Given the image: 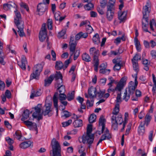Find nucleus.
Returning <instances> with one entry per match:
<instances>
[{
  "instance_id": "nucleus-64",
  "label": "nucleus",
  "mask_w": 156,
  "mask_h": 156,
  "mask_svg": "<svg viewBox=\"0 0 156 156\" xmlns=\"http://www.w3.org/2000/svg\"><path fill=\"white\" fill-rule=\"evenodd\" d=\"M5 84L4 82L0 80V90H3L5 87Z\"/></svg>"
},
{
  "instance_id": "nucleus-60",
  "label": "nucleus",
  "mask_w": 156,
  "mask_h": 156,
  "mask_svg": "<svg viewBox=\"0 0 156 156\" xmlns=\"http://www.w3.org/2000/svg\"><path fill=\"white\" fill-rule=\"evenodd\" d=\"M90 24V22L88 20H85L82 21L81 23H80V26L81 27L83 25H85L86 26V25H88Z\"/></svg>"
},
{
  "instance_id": "nucleus-24",
  "label": "nucleus",
  "mask_w": 156,
  "mask_h": 156,
  "mask_svg": "<svg viewBox=\"0 0 156 156\" xmlns=\"http://www.w3.org/2000/svg\"><path fill=\"white\" fill-rule=\"evenodd\" d=\"M73 124L75 127H81L83 125L82 121L80 119H77L74 121Z\"/></svg>"
},
{
  "instance_id": "nucleus-36",
  "label": "nucleus",
  "mask_w": 156,
  "mask_h": 156,
  "mask_svg": "<svg viewBox=\"0 0 156 156\" xmlns=\"http://www.w3.org/2000/svg\"><path fill=\"white\" fill-rule=\"evenodd\" d=\"M84 8L87 10H91L93 9L94 5L92 3L90 2L85 5Z\"/></svg>"
},
{
  "instance_id": "nucleus-58",
  "label": "nucleus",
  "mask_w": 156,
  "mask_h": 156,
  "mask_svg": "<svg viewBox=\"0 0 156 156\" xmlns=\"http://www.w3.org/2000/svg\"><path fill=\"white\" fill-rule=\"evenodd\" d=\"M11 94L10 91L7 90L5 93V96L7 98L9 99L11 98Z\"/></svg>"
},
{
  "instance_id": "nucleus-53",
  "label": "nucleus",
  "mask_w": 156,
  "mask_h": 156,
  "mask_svg": "<svg viewBox=\"0 0 156 156\" xmlns=\"http://www.w3.org/2000/svg\"><path fill=\"white\" fill-rule=\"evenodd\" d=\"M5 140L9 145H12L14 143L13 140L9 137H6Z\"/></svg>"
},
{
  "instance_id": "nucleus-23",
  "label": "nucleus",
  "mask_w": 156,
  "mask_h": 156,
  "mask_svg": "<svg viewBox=\"0 0 156 156\" xmlns=\"http://www.w3.org/2000/svg\"><path fill=\"white\" fill-rule=\"evenodd\" d=\"M107 12H114L115 7L113 3L109 2L107 5Z\"/></svg>"
},
{
  "instance_id": "nucleus-33",
  "label": "nucleus",
  "mask_w": 156,
  "mask_h": 156,
  "mask_svg": "<svg viewBox=\"0 0 156 156\" xmlns=\"http://www.w3.org/2000/svg\"><path fill=\"white\" fill-rule=\"evenodd\" d=\"M82 59L86 62L91 61V58L89 55L86 53H83L82 55Z\"/></svg>"
},
{
  "instance_id": "nucleus-45",
  "label": "nucleus",
  "mask_w": 156,
  "mask_h": 156,
  "mask_svg": "<svg viewBox=\"0 0 156 156\" xmlns=\"http://www.w3.org/2000/svg\"><path fill=\"white\" fill-rule=\"evenodd\" d=\"M86 30L87 34H90L93 31V29L90 24L86 25Z\"/></svg>"
},
{
  "instance_id": "nucleus-28",
  "label": "nucleus",
  "mask_w": 156,
  "mask_h": 156,
  "mask_svg": "<svg viewBox=\"0 0 156 156\" xmlns=\"http://www.w3.org/2000/svg\"><path fill=\"white\" fill-rule=\"evenodd\" d=\"M41 94V90H36L33 92H32L30 96V98L31 99H33L34 97H37L40 96Z\"/></svg>"
},
{
  "instance_id": "nucleus-2",
  "label": "nucleus",
  "mask_w": 156,
  "mask_h": 156,
  "mask_svg": "<svg viewBox=\"0 0 156 156\" xmlns=\"http://www.w3.org/2000/svg\"><path fill=\"white\" fill-rule=\"evenodd\" d=\"M15 16L14 18V22L18 30V32L20 36L23 37L25 36V34L24 32V21L22 20L21 14L20 12L16 9L14 11Z\"/></svg>"
},
{
  "instance_id": "nucleus-1",
  "label": "nucleus",
  "mask_w": 156,
  "mask_h": 156,
  "mask_svg": "<svg viewBox=\"0 0 156 156\" xmlns=\"http://www.w3.org/2000/svg\"><path fill=\"white\" fill-rule=\"evenodd\" d=\"M119 104L116 103L112 112V115L111 118L112 128L114 130H117L118 124L121 125L123 122L122 116L119 113Z\"/></svg>"
},
{
  "instance_id": "nucleus-54",
  "label": "nucleus",
  "mask_w": 156,
  "mask_h": 156,
  "mask_svg": "<svg viewBox=\"0 0 156 156\" xmlns=\"http://www.w3.org/2000/svg\"><path fill=\"white\" fill-rule=\"evenodd\" d=\"M80 55V51L78 50H76L74 52L73 59L74 60H76L78 57Z\"/></svg>"
},
{
  "instance_id": "nucleus-11",
  "label": "nucleus",
  "mask_w": 156,
  "mask_h": 156,
  "mask_svg": "<svg viewBox=\"0 0 156 156\" xmlns=\"http://www.w3.org/2000/svg\"><path fill=\"white\" fill-rule=\"evenodd\" d=\"M77 42L74 39L73 36H71L69 42V50L70 51L74 52L75 51L76 47V46Z\"/></svg>"
},
{
  "instance_id": "nucleus-27",
  "label": "nucleus",
  "mask_w": 156,
  "mask_h": 156,
  "mask_svg": "<svg viewBox=\"0 0 156 156\" xmlns=\"http://www.w3.org/2000/svg\"><path fill=\"white\" fill-rule=\"evenodd\" d=\"M55 68L57 70L64 69V65L61 61H57L56 62Z\"/></svg>"
},
{
  "instance_id": "nucleus-40",
  "label": "nucleus",
  "mask_w": 156,
  "mask_h": 156,
  "mask_svg": "<svg viewBox=\"0 0 156 156\" xmlns=\"http://www.w3.org/2000/svg\"><path fill=\"white\" fill-rule=\"evenodd\" d=\"M151 117L148 114H147L145 118L144 122L147 126L151 119Z\"/></svg>"
},
{
  "instance_id": "nucleus-19",
  "label": "nucleus",
  "mask_w": 156,
  "mask_h": 156,
  "mask_svg": "<svg viewBox=\"0 0 156 156\" xmlns=\"http://www.w3.org/2000/svg\"><path fill=\"white\" fill-rule=\"evenodd\" d=\"M54 76V78H55L56 80V83L58 84V83H62V76L60 72H57L56 73Z\"/></svg>"
},
{
  "instance_id": "nucleus-47",
  "label": "nucleus",
  "mask_w": 156,
  "mask_h": 156,
  "mask_svg": "<svg viewBox=\"0 0 156 156\" xmlns=\"http://www.w3.org/2000/svg\"><path fill=\"white\" fill-rule=\"evenodd\" d=\"M121 63H118L115 64L113 67V70L115 71L119 70L121 69Z\"/></svg>"
},
{
  "instance_id": "nucleus-44",
  "label": "nucleus",
  "mask_w": 156,
  "mask_h": 156,
  "mask_svg": "<svg viewBox=\"0 0 156 156\" xmlns=\"http://www.w3.org/2000/svg\"><path fill=\"white\" fill-rule=\"evenodd\" d=\"M47 26L49 30H51L52 29V21L51 19H48L47 21Z\"/></svg>"
},
{
  "instance_id": "nucleus-55",
  "label": "nucleus",
  "mask_w": 156,
  "mask_h": 156,
  "mask_svg": "<svg viewBox=\"0 0 156 156\" xmlns=\"http://www.w3.org/2000/svg\"><path fill=\"white\" fill-rule=\"evenodd\" d=\"M138 59H140L139 58V55L138 54H136L133 57V58L132 59V62H137Z\"/></svg>"
},
{
  "instance_id": "nucleus-61",
  "label": "nucleus",
  "mask_w": 156,
  "mask_h": 156,
  "mask_svg": "<svg viewBox=\"0 0 156 156\" xmlns=\"http://www.w3.org/2000/svg\"><path fill=\"white\" fill-rule=\"evenodd\" d=\"M116 103H120L122 101L121 99V93H120L119 94H117V97H116Z\"/></svg>"
},
{
  "instance_id": "nucleus-30",
  "label": "nucleus",
  "mask_w": 156,
  "mask_h": 156,
  "mask_svg": "<svg viewBox=\"0 0 156 156\" xmlns=\"http://www.w3.org/2000/svg\"><path fill=\"white\" fill-rule=\"evenodd\" d=\"M135 39V40H134V43L136 49L138 51L140 52L141 50V46L140 42L138 39H137L136 38Z\"/></svg>"
},
{
  "instance_id": "nucleus-29",
  "label": "nucleus",
  "mask_w": 156,
  "mask_h": 156,
  "mask_svg": "<svg viewBox=\"0 0 156 156\" xmlns=\"http://www.w3.org/2000/svg\"><path fill=\"white\" fill-rule=\"evenodd\" d=\"M92 41L95 44H98L100 42V38L98 34H95L93 37Z\"/></svg>"
},
{
  "instance_id": "nucleus-51",
  "label": "nucleus",
  "mask_w": 156,
  "mask_h": 156,
  "mask_svg": "<svg viewBox=\"0 0 156 156\" xmlns=\"http://www.w3.org/2000/svg\"><path fill=\"white\" fill-rule=\"evenodd\" d=\"M148 8H149L147 7L146 6H144L143 7V15H147V14L149 13Z\"/></svg>"
},
{
  "instance_id": "nucleus-43",
  "label": "nucleus",
  "mask_w": 156,
  "mask_h": 156,
  "mask_svg": "<svg viewBox=\"0 0 156 156\" xmlns=\"http://www.w3.org/2000/svg\"><path fill=\"white\" fill-rule=\"evenodd\" d=\"M92 131V126L91 124H88L87 128V134H93L91 133Z\"/></svg>"
},
{
  "instance_id": "nucleus-17",
  "label": "nucleus",
  "mask_w": 156,
  "mask_h": 156,
  "mask_svg": "<svg viewBox=\"0 0 156 156\" xmlns=\"http://www.w3.org/2000/svg\"><path fill=\"white\" fill-rule=\"evenodd\" d=\"M58 96V93L56 92L55 93L53 98V101L54 103V105L55 108H56V115L57 116L58 114V99L57 98Z\"/></svg>"
},
{
  "instance_id": "nucleus-31",
  "label": "nucleus",
  "mask_w": 156,
  "mask_h": 156,
  "mask_svg": "<svg viewBox=\"0 0 156 156\" xmlns=\"http://www.w3.org/2000/svg\"><path fill=\"white\" fill-rule=\"evenodd\" d=\"M24 123L27 126L29 127H33L34 128H37V126L36 123H33L28 120L24 121Z\"/></svg>"
},
{
  "instance_id": "nucleus-18",
  "label": "nucleus",
  "mask_w": 156,
  "mask_h": 156,
  "mask_svg": "<svg viewBox=\"0 0 156 156\" xmlns=\"http://www.w3.org/2000/svg\"><path fill=\"white\" fill-rule=\"evenodd\" d=\"M101 133H103V134L101 136H103L105 138V140H109L111 138V135L107 128H105V129H104L103 131H102V129H101Z\"/></svg>"
},
{
  "instance_id": "nucleus-41",
  "label": "nucleus",
  "mask_w": 156,
  "mask_h": 156,
  "mask_svg": "<svg viewBox=\"0 0 156 156\" xmlns=\"http://www.w3.org/2000/svg\"><path fill=\"white\" fill-rule=\"evenodd\" d=\"M15 138L19 140H21V137H22L21 132L19 130L16 131L14 135Z\"/></svg>"
},
{
  "instance_id": "nucleus-57",
  "label": "nucleus",
  "mask_w": 156,
  "mask_h": 156,
  "mask_svg": "<svg viewBox=\"0 0 156 156\" xmlns=\"http://www.w3.org/2000/svg\"><path fill=\"white\" fill-rule=\"evenodd\" d=\"M146 22V24H148L149 20L147 15H143V18L142 20V23Z\"/></svg>"
},
{
  "instance_id": "nucleus-21",
  "label": "nucleus",
  "mask_w": 156,
  "mask_h": 156,
  "mask_svg": "<svg viewBox=\"0 0 156 156\" xmlns=\"http://www.w3.org/2000/svg\"><path fill=\"white\" fill-rule=\"evenodd\" d=\"M31 144V142L30 140L24 141L19 145V147L22 149H25L30 146Z\"/></svg>"
},
{
  "instance_id": "nucleus-6",
  "label": "nucleus",
  "mask_w": 156,
  "mask_h": 156,
  "mask_svg": "<svg viewBox=\"0 0 156 156\" xmlns=\"http://www.w3.org/2000/svg\"><path fill=\"white\" fill-rule=\"evenodd\" d=\"M41 104H38L34 108L35 112L32 114L33 118H37L38 121L42 119L43 118V112H41L42 109Z\"/></svg>"
},
{
  "instance_id": "nucleus-49",
  "label": "nucleus",
  "mask_w": 156,
  "mask_h": 156,
  "mask_svg": "<svg viewBox=\"0 0 156 156\" xmlns=\"http://www.w3.org/2000/svg\"><path fill=\"white\" fill-rule=\"evenodd\" d=\"M99 60L94 61V70L96 72H97L98 71V66L99 64Z\"/></svg>"
},
{
  "instance_id": "nucleus-3",
  "label": "nucleus",
  "mask_w": 156,
  "mask_h": 156,
  "mask_svg": "<svg viewBox=\"0 0 156 156\" xmlns=\"http://www.w3.org/2000/svg\"><path fill=\"white\" fill-rule=\"evenodd\" d=\"M135 83L133 81H131L129 83V85L128 87L127 88L124 93L123 96V99L126 101H127L130 98V95H132L135 91L136 88L137 84V74L135 75Z\"/></svg>"
},
{
  "instance_id": "nucleus-22",
  "label": "nucleus",
  "mask_w": 156,
  "mask_h": 156,
  "mask_svg": "<svg viewBox=\"0 0 156 156\" xmlns=\"http://www.w3.org/2000/svg\"><path fill=\"white\" fill-rule=\"evenodd\" d=\"M150 28L151 30L153 31L156 30V23L154 19L150 20L149 22Z\"/></svg>"
},
{
  "instance_id": "nucleus-46",
  "label": "nucleus",
  "mask_w": 156,
  "mask_h": 156,
  "mask_svg": "<svg viewBox=\"0 0 156 156\" xmlns=\"http://www.w3.org/2000/svg\"><path fill=\"white\" fill-rule=\"evenodd\" d=\"M20 5L21 8L25 9L27 11L29 12V7L27 5L26 3L21 2L20 3Z\"/></svg>"
},
{
  "instance_id": "nucleus-56",
  "label": "nucleus",
  "mask_w": 156,
  "mask_h": 156,
  "mask_svg": "<svg viewBox=\"0 0 156 156\" xmlns=\"http://www.w3.org/2000/svg\"><path fill=\"white\" fill-rule=\"evenodd\" d=\"M142 23V28L143 30L145 32H148L150 33L148 31L147 28V26L148 24H146L144 23Z\"/></svg>"
},
{
  "instance_id": "nucleus-13",
  "label": "nucleus",
  "mask_w": 156,
  "mask_h": 156,
  "mask_svg": "<svg viewBox=\"0 0 156 156\" xmlns=\"http://www.w3.org/2000/svg\"><path fill=\"white\" fill-rule=\"evenodd\" d=\"M51 105L50 103H45L44 107L45 108L43 112L44 116L48 115L50 116L52 115V114L50 113L51 111Z\"/></svg>"
},
{
  "instance_id": "nucleus-59",
  "label": "nucleus",
  "mask_w": 156,
  "mask_h": 156,
  "mask_svg": "<svg viewBox=\"0 0 156 156\" xmlns=\"http://www.w3.org/2000/svg\"><path fill=\"white\" fill-rule=\"evenodd\" d=\"M122 50H121V51H111V53L112 55H116L122 53Z\"/></svg>"
},
{
  "instance_id": "nucleus-25",
  "label": "nucleus",
  "mask_w": 156,
  "mask_h": 156,
  "mask_svg": "<svg viewBox=\"0 0 156 156\" xmlns=\"http://www.w3.org/2000/svg\"><path fill=\"white\" fill-rule=\"evenodd\" d=\"M99 126H102V131L105 128V120L103 116H101L99 119Z\"/></svg>"
},
{
  "instance_id": "nucleus-50",
  "label": "nucleus",
  "mask_w": 156,
  "mask_h": 156,
  "mask_svg": "<svg viewBox=\"0 0 156 156\" xmlns=\"http://www.w3.org/2000/svg\"><path fill=\"white\" fill-rule=\"evenodd\" d=\"M110 70L109 69H100L99 72L100 73L102 74H105V73H107L108 74L110 72Z\"/></svg>"
},
{
  "instance_id": "nucleus-20",
  "label": "nucleus",
  "mask_w": 156,
  "mask_h": 156,
  "mask_svg": "<svg viewBox=\"0 0 156 156\" xmlns=\"http://www.w3.org/2000/svg\"><path fill=\"white\" fill-rule=\"evenodd\" d=\"M54 79V75H52L48 78L44 80V86L48 87Z\"/></svg>"
},
{
  "instance_id": "nucleus-34",
  "label": "nucleus",
  "mask_w": 156,
  "mask_h": 156,
  "mask_svg": "<svg viewBox=\"0 0 156 156\" xmlns=\"http://www.w3.org/2000/svg\"><path fill=\"white\" fill-rule=\"evenodd\" d=\"M39 75L40 74L39 73L35 72V71L33 70V73L30 75V80L33 79H38Z\"/></svg>"
},
{
  "instance_id": "nucleus-16",
  "label": "nucleus",
  "mask_w": 156,
  "mask_h": 156,
  "mask_svg": "<svg viewBox=\"0 0 156 156\" xmlns=\"http://www.w3.org/2000/svg\"><path fill=\"white\" fill-rule=\"evenodd\" d=\"M44 65V62H42L40 64H37L34 66L33 69V70L40 74L42 70L43 67Z\"/></svg>"
},
{
  "instance_id": "nucleus-32",
  "label": "nucleus",
  "mask_w": 156,
  "mask_h": 156,
  "mask_svg": "<svg viewBox=\"0 0 156 156\" xmlns=\"http://www.w3.org/2000/svg\"><path fill=\"white\" fill-rule=\"evenodd\" d=\"M30 112L29 110L26 109L25 110L23 115V117L21 118V120L23 121L27 119L29 117Z\"/></svg>"
},
{
  "instance_id": "nucleus-15",
  "label": "nucleus",
  "mask_w": 156,
  "mask_h": 156,
  "mask_svg": "<svg viewBox=\"0 0 156 156\" xmlns=\"http://www.w3.org/2000/svg\"><path fill=\"white\" fill-rule=\"evenodd\" d=\"M21 62H17L18 65L23 70H25L26 69V65L27 64V62L25 56L23 55L21 58Z\"/></svg>"
},
{
  "instance_id": "nucleus-63",
  "label": "nucleus",
  "mask_w": 156,
  "mask_h": 156,
  "mask_svg": "<svg viewBox=\"0 0 156 156\" xmlns=\"http://www.w3.org/2000/svg\"><path fill=\"white\" fill-rule=\"evenodd\" d=\"M105 94V91H100L99 92H97V94H98V97L99 98H101L102 97H103L104 95Z\"/></svg>"
},
{
  "instance_id": "nucleus-4",
  "label": "nucleus",
  "mask_w": 156,
  "mask_h": 156,
  "mask_svg": "<svg viewBox=\"0 0 156 156\" xmlns=\"http://www.w3.org/2000/svg\"><path fill=\"white\" fill-rule=\"evenodd\" d=\"M51 145L52 150V156H61V148L58 142L54 138L51 141Z\"/></svg>"
},
{
  "instance_id": "nucleus-52",
  "label": "nucleus",
  "mask_w": 156,
  "mask_h": 156,
  "mask_svg": "<svg viewBox=\"0 0 156 156\" xmlns=\"http://www.w3.org/2000/svg\"><path fill=\"white\" fill-rule=\"evenodd\" d=\"M67 97L64 93L59 94V99L61 101H63Z\"/></svg>"
},
{
  "instance_id": "nucleus-48",
  "label": "nucleus",
  "mask_w": 156,
  "mask_h": 156,
  "mask_svg": "<svg viewBox=\"0 0 156 156\" xmlns=\"http://www.w3.org/2000/svg\"><path fill=\"white\" fill-rule=\"evenodd\" d=\"M72 121L71 119H69L67 121L62 122V124L63 127H66L69 125L72 122Z\"/></svg>"
},
{
  "instance_id": "nucleus-62",
  "label": "nucleus",
  "mask_w": 156,
  "mask_h": 156,
  "mask_svg": "<svg viewBox=\"0 0 156 156\" xmlns=\"http://www.w3.org/2000/svg\"><path fill=\"white\" fill-rule=\"evenodd\" d=\"M144 45L145 48H150V42L146 40L144 41Z\"/></svg>"
},
{
  "instance_id": "nucleus-10",
  "label": "nucleus",
  "mask_w": 156,
  "mask_h": 156,
  "mask_svg": "<svg viewBox=\"0 0 156 156\" xmlns=\"http://www.w3.org/2000/svg\"><path fill=\"white\" fill-rule=\"evenodd\" d=\"M47 6L45 2L39 4L37 6V10L38 12V14L39 15L42 14L47 9Z\"/></svg>"
},
{
  "instance_id": "nucleus-12",
  "label": "nucleus",
  "mask_w": 156,
  "mask_h": 156,
  "mask_svg": "<svg viewBox=\"0 0 156 156\" xmlns=\"http://www.w3.org/2000/svg\"><path fill=\"white\" fill-rule=\"evenodd\" d=\"M127 11H124L122 12L120 11L118 12V19L120 20L119 23L124 22L126 19Z\"/></svg>"
},
{
  "instance_id": "nucleus-37",
  "label": "nucleus",
  "mask_w": 156,
  "mask_h": 156,
  "mask_svg": "<svg viewBox=\"0 0 156 156\" xmlns=\"http://www.w3.org/2000/svg\"><path fill=\"white\" fill-rule=\"evenodd\" d=\"M133 67L134 70L136 72V73L134 75H132V76L133 77L135 78V75L136 74H137V72L139 71V66L138 65L137 62H132Z\"/></svg>"
},
{
  "instance_id": "nucleus-9",
  "label": "nucleus",
  "mask_w": 156,
  "mask_h": 156,
  "mask_svg": "<svg viewBox=\"0 0 156 156\" xmlns=\"http://www.w3.org/2000/svg\"><path fill=\"white\" fill-rule=\"evenodd\" d=\"M90 54V55L93 56V61L99 60V51L94 47L91 48L89 50Z\"/></svg>"
},
{
  "instance_id": "nucleus-38",
  "label": "nucleus",
  "mask_w": 156,
  "mask_h": 156,
  "mask_svg": "<svg viewBox=\"0 0 156 156\" xmlns=\"http://www.w3.org/2000/svg\"><path fill=\"white\" fill-rule=\"evenodd\" d=\"M114 14V12H106V17L108 21H110L112 20L113 18Z\"/></svg>"
},
{
  "instance_id": "nucleus-35",
  "label": "nucleus",
  "mask_w": 156,
  "mask_h": 156,
  "mask_svg": "<svg viewBox=\"0 0 156 156\" xmlns=\"http://www.w3.org/2000/svg\"><path fill=\"white\" fill-rule=\"evenodd\" d=\"M75 92L74 91H72L69 92L66 96L67 100L68 101H71L73 100L74 97Z\"/></svg>"
},
{
  "instance_id": "nucleus-42",
  "label": "nucleus",
  "mask_w": 156,
  "mask_h": 156,
  "mask_svg": "<svg viewBox=\"0 0 156 156\" xmlns=\"http://www.w3.org/2000/svg\"><path fill=\"white\" fill-rule=\"evenodd\" d=\"M96 119V115L94 114L91 115L89 119V123H91L94 122Z\"/></svg>"
},
{
  "instance_id": "nucleus-7",
  "label": "nucleus",
  "mask_w": 156,
  "mask_h": 156,
  "mask_svg": "<svg viewBox=\"0 0 156 156\" xmlns=\"http://www.w3.org/2000/svg\"><path fill=\"white\" fill-rule=\"evenodd\" d=\"M45 27V23H43L41 29V30L39 33V39L40 41L41 42H43L45 40L47 36L46 29Z\"/></svg>"
},
{
  "instance_id": "nucleus-26",
  "label": "nucleus",
  "mask_w": 156,
  "mask_h": 156,
  "mask_svg": "<svg viewBox=\"0 0 156 156\" xmlns=\"http://www.w3.org/2000/svg\"><path fill=\"white\" fill-rule=\"evenodd\" d=\"M57 85L58 90L59 94L64 93L65 91V86L62 85V83H58Z\"/></svg>"
},
{
  "instance_id": "nucleus-39",
  "label": "nucleus",
  "mask_w": 156,
  "mask_h": 156,
  "mask_svg": "<svg viewBox=\"0 0 156 156\" xmlns=\"http://www.w3.org/2000/svg\"><path fill=\"white\" fill-rule=\"evenodd\" d=\"M12 4L10 3H6L4 4L3 5V8L5 10H7L9 9H10L13 6V5H15L14 3H12Z\"/></svg>"
},
{
  "instance_id": "nucleus-8",
  "label": "nucleus",
  "mask_w": 156,
  "mask_h": 156,
  "mask_svg": "<svg viewBox=\"0 0 156 156\" xmlns=\"http://www.w3.org/2000/svg\"><path fill=\"white\" fill-rule=\"evenodd\" d=\"M88 96L87 94H85V96L86 98H89L90 99H93L96 97L97 94V90L95 87H91L88 89Z\"/></svg>"
},
{
  "instance_id": "nucleus-5",
  "label": "nucleus",
  "mask_w": 156,
  "mask_h": 156,
  "mask_svg": "<svg viewBox=\"0 0 156 156\" xmlns=\"http://www.w3.org/2000/svg\"><path fill=\"white\" fill-rule=\"evenodd\" d=\"M94 136L93 134L83 135L82 138V142L84 144H87L88 146L87 149H90L91 147L94 142Z\"/></svg>"
},
{
  "instance_id": "nucleus-14",
  "label": "nucleus",
  "mask_w": 156,
  "mask_h": 156,
  "mask_svg": "<svg viewBox=\"0 0 156 156\" xmlns=\"http://www.w3.org/2000/svg\"><path fill=\"white\" fill-rule=\"evenodd\" d=\"M125 84V81L124 78H122L117 84L116 86L115 87V90H116V91L120 92L123 89Z\"/></svg>"
}]
</instances>
